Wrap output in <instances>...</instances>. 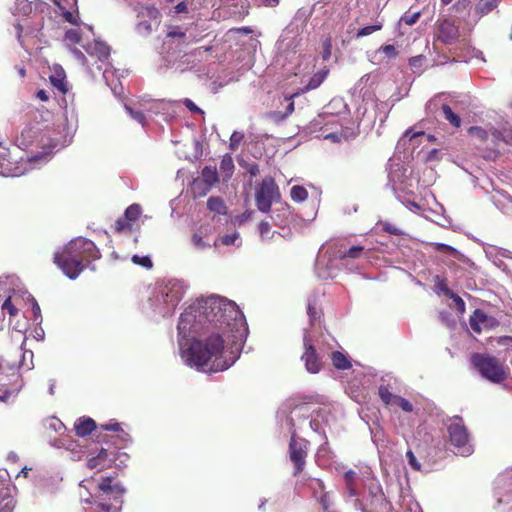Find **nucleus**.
I'll return each mask as SVG.
<instances>
[{"instance_id": "nucleus-1", "label": "nucleus", "mask_w": 512, "mask_h": 512, "mask_svg": "<svg viewBox=\"0 0 512 512\" xmlns=\"http://www.w3.org/2000/svg\"><path fill=\"white\" fill-rule=\"evenodd\" d=\"M178 346L183 363L202 370H227L239 358L248 336L244 314L237 304L211 294L199 298L180 316Z\"/></svg>"}, {"instance_id": "nucleus-64", "label": "nucleus", "mask_w": 512, "mask_h": 512, "mask_svg": "<svg viewBox=\"0 0 512 512\" xmlns=\"http://www.w3.org/2000/svg\"><path fill=\"white\" fill-rule=\"evenodd\" d=\"M50 80H51V83H52L55 87H57L59 90H61V91H63V92H65V91H66V90H65V87H64L63 80H61V79H56V78H55V77H53V76L50 78Z\"/></svg>"}, {"instance_id": "nucleus-55", "label": "nucleus", "mask_w": 512, "mask_h": 512, "mask_svg": "<svg viewBox=\"0 0 512 512\" xmlns=\"http://www.w3.org/2000/svg\"><path fill=\"white\" fill-rule=\"evenodd\" d=\"M450 297H451V298L453 299V301L455 302L456 307H457V310H458L461 314H463V313L465 312V302L463 301V299H462L460 296H458V295H456V294H454V293H453V294H451V296H450Z\"/></svg>"}, {"instance_id": "nucleus-60", "label": "nucleus", "mask_w": 512, "mask_h": 512, "mask_svg": "<svg viewBox=\"0 0 512 512\" xmlns=\"http://www.w3.org/2000/svg\"><path fill=\"white\" fill-rule=\"evenodd\" d=\"M71 52L74 55V57L77 58L82 64L87 63V58L81 50H79L78 48H72Z\"/></svg>"}, {"instance_id": "nucleus-39", "label": "nucleus", "mask_w": 512, "mask_h": 512, "mask_svg": "<svg viewBox=\"0 0 512 512\" xmlns=\"http://www.w3.org/2000/svg\"><path fill=\"white\" fill-rule=\"evenodd\" d=\"M275 226H258V233L263 241L273 240L276 241V238H271L272 231H275Z\"/></svg>"}, {"instance_id": "nucleus-61", "label": "nucleus", "mask_w": 512, "mask_h": 512, "mask_svg": "<svg viewBox=\"0 0 512 512\" xmlns=\"http://www.w3.org/2000/svg\"><path fill=\"white\" fill-rule=\"evenodd\" d=\"M382 231L390 235H398L402 233L398 226H382Z\"/></svg>"}, {"instance_id": "nucleus-45", "label": "nucleus", "mask_w": 512, "mask_h": 512, "mask_svg": "<svg viewBox=\"0 0 512 512\" xmlns=\"http://www.w3.org/2000/svg\"><path fill=\"white\" fill-rule=\"evenodd\" d=\"M29 299H30L31 304H32V312H33V315H34V321L38 322V323H41L42 316H41L40 306L38 305V303L35 300V298L32 297L31 295H29Z\"/></svg>"}, {"instance_id": "nucleus-35", "label": "nucleus", "mask_w": 512, "mask_h": 512, "mask_svg": "<svg viewBox=\"0 0 512 512\" xmlns=\"http://www.w3.org/2000/svg\"><path fill=\"white\" fill-rule=\"evenodd\" d=\"M132 262L136 265H139L145 269H151L153 266L152 260L149 256H139L133 255Z\"/></svg>"}, {"instance_id": "nucleus-31", "label": "nucleus", "mask_w": 512, "mask_h": 512, "mask_svg": "<svg viewBox=\"0 0 512 512\" xmlns=\"http://www.w3.org/2000/svg\"><path fill=\"white\" fill-rule=\"evenodd\" d=\"M290 196L295 202H302L308 198V191L302 185H294L290 190Z\"/></svg>"}, {"instance_id": "nucleus-44", "label": "nucleus", "mask_w": 512, "mask_h": 512, "mask_svg": "<svg viewBox=\"0 0 512 512\" xmlns=\"http://www.w3.org/2000/svg\"><path fill=\"white\" fill-rule=\"evenodd\" d=\"M435 287L438 291L444 293L447 296H451V294H453L447 287L445 280L442 279L440 276L435 277Z\"/></svg>"}, {"instance_id": "nucleus-22", "label": "nucleus", "mask_w": 512, "mask_h": 512, "mask_svg": "<svg viewBox=\"0 0 512 512\" xmlns=\"http://www.w3.org/2000/svg\"><path fill=\"white\" fill-rule=\"evenodd\" d=\"M401 381L399 378L393 376L392 374L388 373L385 374L381 378V384L378 388L379 397L381 398V389H385L388 392L393 393V391H398L400 387Z\"/></svg>"}, {"instance_id": "nucleus-47", "label": "nucleus", "mask_w": 512, "mask_h": 512, "mask_svg": "<svg viewBox=\"0 0 512 512\" xmlns=\"http://www.w3.org/2000/svg\"><path fill=\"white\" fill-rule=\"evenodd\" d=\"M0 280H2L0 282V292H7L9 290V286L14 285L15 282V278L9 276L0 277Z\"/></svg>"}, {"instance_id": "nucleus-26", "label": "nucleus", "mask_w": 512, "mask_h": 512, "mask_svg": "<svg viewBox=\"0 0 512 512\" xmlns=\"http://www.w3.org/2000/svg\"><path fill=\"white\" fill-rule=\"evenodd\" d=\"M213 243L214 245L222 244L225 246L234 245L238 247L241 245L240 235L238 232L234 231L232 233L217 238L216 240L213 241Z\"/></svg>"}, {"instance_id": "nucleus-29", "label": "nucleus", "mask_w": 512, "mask_h": 512, "mask_svg": "<svg viewBox=\"0 0 512 512\" xmlns=\"http://www.w3.org/2000/svg\"><path fill=\"white\" fill-rule=\"evenodd\" d=\"M276 230L272 231L271 238H276V241L280 239L289 240L293 236L291 226H275Z\"/></svg>"}, {"instance_id": "nucleus-14", "label": "nucleus", "mask_w": 512, "mask_h": 512, "mask_svg": "<svg viewBox=\"0 0 512 512\" xmlns=\"http://www.w3.org/2000/svg\"><path fill=\"white\" fill-rule=\"evenodd\" d=\"M496 484V503L493 509L495 512H508L512 504V489H505L504 478L502 477L497 479Z\"/></svg>"}, {"instance_id": "nucleus-30", "label": "nucleus", "mask_w": 512, "mask_h": 512, "mask_svg": "<svg viewBox=\"0 0 512 512\" xmlns=\"http://www.w3.org/2000/svg\"><path fill=\"white\" fill-rule=\"evenodd\" d=\"M442 111H443V115H444V118L451 124L453 125L454 127L458 128L460 127L461 125V119L460 117L455 114L452 110V108L447 105V104H444L442 106Z\"/></svg>"}, {"instance_id": "nucleus-19", "label": "nucleus", "mask_w": 512, "mask_h": 512, "mask_svg": "<svg viewBox=\"0 0 512 512\" xmlns=\"http://www.w3.org/2000/svg\"><path fill=\"white\" fill-rule=\"evenodd\" d=\"M74 428L78 436L84 437L96 428V423L92 418L81 417L75 422Z\"/></svg>"}, {"instance_id": "nucleus-9", "label": "nucleus", "mask_w": 512, "mask_h": 512, "mask_svg": "<svg viewBox=\"0 0 512 512\" xmlns=\"http://www.w3.org/2000/svg\"><path fill=\"white\" fill-rule=\"evenodd\" d=\"M460 30L450 18H439L435 24V38L445 45H453L460 38Z\"/></svg>"}, {"instance_id": "nucleus-7", "label": "nucleus", "mask_w": 512, "mask_h": 512, "mask_svg": "<svg viewBox=\"0 0 512 512\" xmlns=\"http://www.w3.org/2000/svg\"><path fill=\"white\" fill-rule=\"evenodd\" d=\"M447 429L454 453L461 456L471 455L474 451V447L462 418L454 417L450 419Z\"/></svg>"}, {"instance_id": "nucleus-27", "label": "nucleus", "mask_w": 512, "mask_h": 512, "mask_svg": "<svg viewBox=\"0 0 512 512\" xmlns=\"http://www.w3.org/2000/svg\"><path fill=\"white\" fill-rule=\"evenodd\" d=\"M234 168L232 157L229 154L224 155L220 163V171L226 179L231 178Z\"/></svg>"}, {"instance_id": "nucleus-4", "label": "nucleus", "mask_w": 512, "mask_h": 512, "mask_svg": "<svg viewBox=\"0 0 512 512\" xmlns=\"http://www.w3.org/2000/svg\"><path fill=\"white\" fill-rule=\"evenodd\" d=\"M185 291L184 282L177 279L158 283L148 299L150 309L160 317L171 315L184 296Z\"/></svg>"}, {"instance_id": "nucleus-59", "label": "nucleus", "mask_w": 512, "mask_h": 512, "mask_svg": "<svg viewBox=\"0 0 512 512\" xmlns=\"http://www.w3.org/2000/svg\"><path fill=\"white\" fill-rule=\"evenodd\" d=\"M309 424H310V427L312 428V430L315 431L316 433L325 434V431L322 428L318 419H316V418L312 419Z\"/></svg>"}, {"instance_id": "nucleus-5", "label": "nucleus", "mask_w": 512, "mask_h": 512, "mask_svg": "<svg viewBox=\"0 0 512 512\" xmlns=\"http://www.w3.org/2000/svg\"><path fill=\"white\" fill-rule=\"evenodd\" d=\"M126 490L120 483H114L111 477L104 478L98 485V493L94 500L92 495L83 497L81 501L95 504L94 512H120Z\"/></svg>"}, {"instance_id": "nucleus-10", "label": "nucleus", "mask_w": 512, "mask_h": 512, "mask_svg": "<svg viewBox=\"0 0 512 512\" xmlns=\"http://www.w3.org/2000/svg\"><path fill=\"white\" fill-rule=\"evenodd\" d=\"M308 452V442L302 438H296L294 433L289 443L290 460L294 463V475H298L303 471Z\"/></svg>"}, {"instance_id": "nucleus-8", "label": "nucleus", "mask_w": 512, "mask_h": 512, "mask_svg": "<svg viewBox=\"0 0 512 512\" xmlns=\"http://www.w3.org/2000/svg\"><path fill=\"white\" fill-rule=\"evenodd\" d=\"M256 205L262 212H268L274 201L279 200V188L272 177L264 178L255 193Z\"/></svg>"}, {"instance_id": "nucleus-53", "label": "nucleus", "mask_w": 512, "mask_h": 512, "mask_svg": "<svg viewBox=\"0 0 512 512\" xmlns=\"http://www.w3.org/2000/svg\"><path fill=\"white\" fill-rule=\"evenodd\" d=\"M183 104L185 105V107L187 109H189V111L193 112V113H199V114H203V110L200 109L192 100L186 98L184 101H183Z\"/></svg>"}, {"instance_id": "nucleus-15", "label": "nucleus", "mask_w": 512, "mask_h": 512, "mask_svg": "<svg viewBox=\"0 0 512 512\" xmlns=\"http://www.w3.org/2000/svg\"><path fill=\"white\" fill-rule=\"evenodd\" d=\"M304 354L302 360L305 363L306 370L310 373H318L321 369V360L317 355L310 338L307 334L304 335Z\"/></svg>"}, {"instance_id": "nucleus-36", "label": "nucleus", "mask_w": 512, "mask_h": 512, "mask_svg": "<svg viewBox=\"0 0 512 512\" xmlns=\"http://www.w3.org/2000/svg\"><path fill=\"white\" fill-rule=\"evenodd\" d=\"M383 27L382 23H378V24H375V25H370V26H365L361 29H359L357 31V34H356V37L357 38H360V37H364V36H368L376 31H379L381 30Z\"/></svg>"}, {"instance_id": "nucleus-2", "label": "nucleus", "mask_w": 512, "mask_h": 512, "mask_svg": "<svg viewBox=\"0 0 512 512\" xmlns=\"http://www.w3.org/2000/svg\"><path fill=\"white\" fill-rule=\"evenodd\" d=\"M101 257L93 241L77 237L58 247L53 255L57 267L70 279L79 277L87 263Z\"/></svg>"}, {"instance_id": "nucleus-57", "label": "nucleus", "mask_w": 512, "mask_h": 512, "mask_svg": "<svg viewBox=\"0 0 512 512\" xmlns=\"http://www.w3.org/2000/svg\"><path fill=\"white\" fill-rule=\"evenodd\" d=\"M319 502H320L322 508L325 511H328V509H329V507L331 505V501H330L329 495L327 493H323V494L320 495Z\"/></svg>"}, {"instance_id": "nucleus-16", "label": "nucleus", "mask_w": 512, "mask_h": 512, "mask_svg": "<svg viewBox=\"0 0 512 512\" xmlns=\"http://www.w3.org/2000/svg\"><path fill=\"white\" fill-rule=\"evenodd\" d=\"M84 50L100 61H105L110 56V47L103 41L94 40L82 45Z\"/></svg>"}, {"instance_id": "nucleus-24", "label": "nucleus", "mask_w": 512, "mask_h": 512, "mask_svg": "<svg viewBox=\"0 0 512 512\" xmlns=\"http://www.w3.org/2000/svg\"><path fill=\"white\" fill-rule=\"evenodd\" d=\"M66 450L69 453V457L74 461H79L84 457L87 459V454L90 451L81 443H71Z\"/></svg>"}, {"instance_id": "nucleus-38", "label": "nucleus", "mask_w": 512, "mask_h": 512, "mask_svg": "<svg viewBox=\"0 0 512 512\" xmlns=\"http://www.w3.org/2000/svg\"><path fill=\"white\" fill-rule=\"evenodd\" d=\"M426 61V57L424 55H417V56H413L411 58H409V66L411 67V69H413V71H419L422 66L424 65Z\"/></svg>"}, {"instance_id": "nucleus-6", "label": "nucleus", "mask_w": 512, "mask_h": 512, "mask_svg": "<svg viewBox=\"0 0 512 512\" xmlns=\"http://www.w3.org/2000/svg\"><path fill=\"white\" fill-rule=\"evenodd\" d=\"M471 364L482 378L491 383L499 384L507 378L503 364L494 356L475 353L471 356Z\"/></svg>"}, {"instance_id": "nucleus-48", "label": "nucleus", "mask_w": 512, "mask_h": 512, "mask_svg": "<svg viewBox=\"0 0 512 512\" xmlns=\"http://www.w3.org/2000/svg\"><path fill=\"white\" fill-rule=\"evenodd\" d=\"M14 503L13 499H3L0 501V512H13Z\"/></svg>"}, {"instance_id": "nucleus-18", "label": "nucleus", "mask_w": 512, "mask_h": 512, "mask_svg": "<svg viewBox=\"0 0 512 512\" xmlns=\"http://www.w3.org/2000/svg\"><path fill=\"white\" fill-rule=\"evenodd\" d=\"M207 208L214 214L213 220L221 221V216H227L228 214L227 206L220 197H210L207 200Z\"/></svg>"}, {"instance_id": "nucleus-33", "label": "nucleus", "mask_w": 512, "mask_h": 512, "mask_svg": "<svg viewBox=\"0 0 512 512\" xmlns=\"http://www.w3.org/2000/svg\"><path fill=\"white\" fill-rule=\"evenodd\" d=\"M35 136H36V132L34 131V129L32 127H28V128H25L24 130H22V132L18 138V141L20 142L21 145L27 147L33 143V138Z\"/></svg>"}, {"instance_id": "nucleus-11", "label": "nucleus", "mask_w": 512, "mask_h": 512, "mask_svg": "<svg viewBox=\"0 0 512 512\" xmlns=\"http://www.w3.org/2000/svg\"><path fill=\"white\" fill-rule=\"evenodd\" d=\"M219 182L216 166L207 165L201 171V178L193 181L192 190L199 196L206 195Z\"/></svg>"}, {"instance_id": "nucleus-21", "label": "nucleus", "mask_w": 512, "mask_h": 512, "mask_svg": "<svg viewBox=\"0 0 512 512\" xmlns=\"http://www.w3.org/2000/svg\"><path fill=\"white\" fill-rule=\"evenodd\" d=\"M143 209L140 204L134 203L128 206L124 212V219L126 222H137L139 220L145 221L148 219V217L145 215L143 216Z\"/></svg>"}, {"instance_id": "nucleus-32", "label": "nucleus", "mask_w": 512, "mask_h": 512, "mask_svg": "<svg viewBox=\"0 0 512 512\" xmlns=\"http://www.w3.org/2000/svg\"><path fill=\"white\" fill-rule=\"evenodd\" d=\"M192 243L197 249H205L211 245L210 239L206 235L203 236L202 231L193 234Z\"/></svg>"}, {"instance_id": "nucleus-23", "label": "nucleus", "mask_w": 512, "mask_h": 512, "mask_svg": "<svg viewBox=\"0 0 512 512\" xmlns=\"http://www.w3.org/2000/svg\"><path fill=\"white\" fill-rule=\"evenodd\" d=\"M329 71L324 69L315 73L308 81V83L300 89V94L306 93L310 90L317 89L326 79Z\"/></svg>"}, {"instance_id": "nucleus-63", "label": "nucleus", "mask_w": 512, "mask_h": 512, "mask_svg": "<svg viewBox=\"0 0 512 512\" xmlns=\"http://www.w3.org/2000/svg\"><path fill=\"white\" fill-rule=\"evenodd\" d=\"M187 12H188V6H187L186 2L182 1L175 6L176 14L187 13Z\"/></svg>"}, {"instance_id": "nucleus-46", "label": "nucleus", "mask_w": 512, "mask_h": 512, "mask_svg": "<svg viewBox=\"0 0 512 512\" xmlns=\"http://www.w3.org/2000/svg\"><path fill=\"white\" fill-rule=\"evenodd\" d=\"M299 95H300V92H296V93L292 94L291 96L286 97V100L289 101V104L287 105L286 111H285L284 115L282 116V118H286L294 112L295 106H294V102L292 100L295 97H298Z\"/></svg>"}, {"instance_id": "nucleus-62", "label": "nucleus", "mask_w": 512, "mask_h": 512, "mask_svg": "<svg viewBox=\"0 0 512 512\" xmlns=\"http://www.w3.org/2000/svg\"><path fill=\"white\" fill-rule=\"evenodd\" d=\"M102 428L104 430H110V431H116V432L122 431L120 424L117 422H110L108 424L103 425Z\"/></svg>"}, {"instance_id": "nucleus-12", "label": "nucleus", "mask_w": 512, "mask_h": 512, "mask_svg": "<svg viewBox=\"0 0 512 512\" xmlns=\"http://www.w3.org/2000/svg\"><path fill=\"white\" fill-rule=\"evenodd\" d=\"M113 454L112 451H108L105 448L99 450L90 449L87 454L86 466L91 470L102 471L112 465L113 459L111 456Z\"/></svg>"}, {"instance_id": "nucleus-20", "label": "nucleus", "mask_w": 512, "mask_h": 512, "mask_svg": "<svg viewBox=\"0 0 512 512\" xmlns=\"http://www.w3.org/2000/svg\"><path fill=\"white\" fill-rule=\"evenodd\" d=\"M490 134L493 137V140L495 143L502 141L505 144L512 146V127L511 126H503L500 129L491 128Z\"/></svg>"}, {"instance_id": "nucleus-49", "label": "nucleus", "mask_w": 512, "mask_h": 512, "mask_svg": "<svg viewBox=\"0 0 512 512\" xmlns=\"http://www.w3.org/2000/svg\"><path fill=\"white\" fill-rule=\"evenodd\" d=\"M166 36L168 38L184 39L186 37V33L181 31L178 26H174L171 27V29L167 32Z\"/></svg>"}, {"instance_id": "nucleus-28", "label": "nucleus", "mask_w": 512, "mask_h": 512, "mask_svg": "<svg viewBox=\"0 0 512 512\" xmlns=\"http://www.w3.org/2000/svg\"><path fill=\"white\" fill-rule=\"evenodd\" d=\"M332 363H333L334 367L339 370H345V369L350 368V366H351V363L348 360V358L344 354H342L341 352H338V351L333 352Z\"/></svg>"}, {"instance_id": "nucleus-54", "label": "nucleus", "mask_w": 512, "mask_h": 512, "mask_svg": "<svg viewBox=\"0 0 512 512\" xmlns=\"http://www.w3.org/2000/svg\"><path fill=\"white\" fill-rule=\"evenodd\" d=\"M435 246L437 251L444 252L449 255H454L457 252L456 249L444 243H436Z\"/></svg>"}, {"instance_id": "nucleus-37", "label": "nucleus", "mask_w": 512, "mask_h": 512, "mask_svg": "<svg viewBox=\"0 0 512 512\" xmlns=\"http://www.w3.org/2000/svg\"><path fill=\"white\" fill-rule=\"evenodd\" d=\"M244 139V134L238 131H234L230 137L229 148L231 151H236L239 148L240 143Z\"/></svg>"}, {"instance_id": "nucleus-13", "label": "nucleus", "mask_w": 512, "mask_h": 512, "mask_svg": "<svg viewBox=\"0 0 512 512\" xmlns=\"http://www.w3.org/2000/svg\"><path fill=\"white\" fill-rule=\"evenodd\" d=\"M471 330L480 334L483 330H490L498 326V321L483 310L476 309L469 318Z\"/></svg>"}, {"instance_id": "nucleus-3", "label": "nucleus", "mask_w": 512, "mask_h": 512, "mask_svg": "<svg viewBox=\"0 0 512 512\" xmlns=\"http://www.w3.org/2000/svg\"><path fill=\"white\" fill-rule=\"evenodd\" d=\"M367 239L364 244L353 245L349 248L346 247L343 241L331 240L326 244L322 245L315 263V273L317 277L321 279H328L334 276V268L331 257H338L340 259L349 258H360L364 251H370L373 249L371 243H367Z\"/></svg>"}, {"instance_id": "nucleus-58", "label": "nucleus", "mask_w": 512, "mask_h": 512, "mask_svg": "<svg viewBox=\"0 0 512 512\" xmlns=\"http://www.w3.org/2000/svg\"><path fill=\"white\" fill-rule=\"evenodd\" d=\"M356 478H357V473L352 469L346 471L344 474V479H345L346 484H353L355 482Z\"/></svg>"}, {"instance_id": "nucleus-34", "label": "nucleus", "mask_w": 512, "mask_h": 512, "mask_svg": "<svg viewBox=\"0 0 512 512\" xmlns=\"http://www.w3.org/2000/svg\"><path fill=\"white\" fill-rule=\"evenodd\" d=\"M468 134L481 142H485L488 139L489 132L482 127L472 126L468 129Z\"/></svg>"}, {"instance_id": "nucleus-50", "label": "nucleus", "mask_w": 512, "mask_h": 512, "mask_svg": "<svg viewBox=\"0 0 512 512\" xmlns=\"http://www.w3.org/2000/svg\"><path fill=\"white\" fill-rule=\"evenodd\" d=\"M310 487L313 490L314 496L317 497V493H322L324 490V484L320 479H312L310 482Z\"/></svg>"}, {"instance_id": "nucleus-41", "label": "nucleus", "mask_w": 512, "mask_h": 512, "mask_svg": "<svg viewBox=\"0 0 512 512\" xmlns=\"http://www.w3.org/2000/svg\"><path fill=\"white\" fill-rule=\"evenodd\" d=\"M125 110L129 113V115L138 123L141 125H145L146 123V117L143 112L141 111H135L130 106L125 105Z\"/></svg>"}, {"instance_id": "nucleus-17", "label": "nucleus", "mask_w": 512, "mask_h": 512, "mask_svg": "<svg viewBox=\"0 0 512 512\" xmlns=\"http://www.w3.org/2000/svg\"><path fill=\"white\" fill-rule=\"evenodd\" d=\"M381 401L385 405H396L400 407L404 412L409 413L413 411V405L409 400L394 393L388 392L385 389H381Z\"/></svg>"}, {"instance_id": "nucleus-40", "label": "nucleus", "mask_w": 512, "mask_h": 512, "mask_svg": "<svg viewBox=\"0 0 512 512\" xmlns=\"http://www.w3.org/2000/svg\"><path fill=\"white\" fill-rule=\"evenodd\" d=\"M1 309L2 311L8 312L10 316H16L18 313V309L16 308L11 296H8V298L4 301Z\"/></svg>"}, {"instance_id": "nucleus-25", "label": "nucleus", "mask_w": 512, "mask_h": 512, "mask_svg": "<svg viewBox=\"0 0 512 512\" xmlns=\"http://www.w3.org/2000/svg\"><path fill=\"white\" fill-rule=\"evenodd\" d=\"M499 0H478L475 11L479 16L490 13L498 6Z\"/></svg>"}, {"instance_id": "nucleus-51", "label": "nucleus", "mask_w": 512, "mask_h": 512, "mask_svg": "<svg viewBox=\"0 0 512 512\" xmlns=\"http://www.w3.org/2000/svg\"><path fill=\"white\" fill-rule=\"evenodd\" d=\"M380 50L389 58H395L398 54L395 46L392 44L383 45L381 46Z\"/></svg>"}, {"instance_id": "nucleus-56", "label": "nucleus", "mask_w": 512, "mask_h": 512, "mask_svg": "<svg viewBox=\"0 0 512 512\" xmlns=\"http://www.w3.org/2000/svg\"><path fill=\"white\" fill-rule=\"evenodd\" d=\"M135 226H115L117 233L124 236H131L134 233Z\"/></svg>"}, {"instance_id": "nucleus-43", "label": "nucleus", "mask_w": 512, "mask_h": 512, "mask_svg": "<svg viewBox=\"0 0 512 512\" xmlns=\"http://www.w3.org/2000/svg\"><path fill=\"white\" fill-rule=\"evenodd\" d=\"M420 16V12H415L412 14L406 13L401 17L400 21L408 26H412L419 20Z\"/></svg>"}, {"instance_id": "nucleus-52", "label": "nucleus", "mask_w": 512, "mask_h": 512, "mask_svg": "<svg viewBox=\"0 0 512 512\" xmlns=\"http://www.w3.org/2000/svg\"><path fill=\"white\" fill-rule=\"evenodd\" d=\"M406 457L408 459V463L409 465L414 469V470H417L419 471L420 468H421V465L420 463L418 462V460L416 459L415 455L413 454V452L411 450L407 451L406 453Z\"/></svg>"}, {"instance_id": "nucleus-42", "label": "nucleus", "mask_w": 512, "mask_h": 512, "mask_svg": "<svg viewBox=\"0 0 512 512\" xmlns=\"http://www.w3.org/2000/svg\"><path fill=\"white\" fill-rule=\"evenodd\" d=\"M65 40L72 44L81 42V33L76 29H70L65 33Z\"/></svg>"}]
</instances>
